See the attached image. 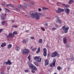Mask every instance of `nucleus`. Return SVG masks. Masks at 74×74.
I'll list each match as a JSON object with an SVG mask.
<instances>
[{"label":"nucleus","instance_id":"obj_8","mask_svg":"<svg viewBox=\"0 0 74 74\" xmlns=\"http://www.w3.org/2000/svg\"><path fill=\"white\" fill-rule=\"evenodd\" d=\"M74 60V58L73 56H72L69 59L67 58L66 60H70V61H73Z\"/></svg>","mask_w":74,"mask_h":74},{"label":"nucleus","instance_id":"obj_10","mask_svg":"<svg viewBox=\"0 0 74 74\" xmlns=\"http://www.w3.org/2000/svg\"><path fill=\"white\" fill-rule=\"evenodd\" d=\"M38 62H41V58L40 57H38V58H37V61Z\"/></svg>","mask_w":74,"mask_h":74},{"label":"nucleus","instance_id":"obj_43","mask_svg":"<svg viewBox=\"0 0 74 74\" xmlns=\"http://www.w3.org/2000/svg\"><path fill=\"white\" fill-rule=\"evenodd\" d=\"M37 58H38V57H37V56L34 57V60H37Z\"/></svg>","mask_w":74,"mask_h":74},{"label":"nucleus","instance_id":"obj_25","mask_svg":"<svg viewBox=\"0 0 74 74\" xmlns=\"http://www.w3.org/2000/svg\"><path fill=\"white\" fill-rule=\"evenodd\" d=\"M5 45H6V44L5 43H3L1 45V47H3L4 46H5Z\"/></svg>","mask_w":74,"mask_h":74},{"label":"nucleus","instance_id":"obj_20","mask_svg":"<svg viewBox=\"0 0 74 74\" xmlns=\"http://www.w3.org/2000/svg\"><path fill=\"white\" fill-rule=\"evenodd\" d=\"M74 1L73 0H69V2H68V3L69 4H71L72 3H74Z\"/></svg>","mask_w":74,"mask_h":74},{"label":"nucleus","instance_id":"obj_53","mask_svg":"<svg viewBox=\"0 0 74 74\" xmlns=\"http://www.w3.org/2000/svg\"><path fill=\"white\" fill-rule=\"evenodd\" d=\"M24 71L25 73H28V72L29 71H28V70H25Z\"/></svg>","mask_w":74,"mask_h":74},{"label":"nucleus","instance_id":"obj_61","mask_svg":"<svg viewBox=\"0 0 74 74\" xmlns=\"http://www.w3.org/2000/svg\"><path fill=\"white\" fill-rule=\"evenodd\" d=\"M3 31V29H0V33Z\"/></svg>","mask_w":74,"mask_h":74},{"label":"nucleus","instance_id":"obj_37","mask_svg":"<svg viewBox=\"0 0 74 74\" xmlns=\"http://www.w3.org/2000/svg\"><path fill=\"white\" fill-rule=\"evenodd\" d=\"M43 56L45 57L47 56V52H44Z\"/></svg>","mask_w":74,"mask_h":74},{"label":"nucleus","instance_id":"obj_22","mask_svg":"<svg viewBox=\"0 0 74 74\" xmlns=\"http://www.w3.org/2000/svg\"><path fill=\"white\" fill-rule=\"evenodd\" d=\"M35 65L37 67H38L40 66V64H39V63H38V62L37 61H36V62L35 63Z\"/></svg>","mask_w":74,"mask_h":74},{"label":"nucleus","instance_id":"obj_5","mask_svg":"<svg viewBox=\"0 0 74 74\" xmlns=\"http://www.w3.org/2000/svg\"><path fill=\"white\" fill-rule=\"evenodd\" d=\"M6 16V14H2L1 15V18L2 20L4 21V20H5V16Z\"/></svg>","mask_w":74,"mask_h":74},{"label":"nucleus","instance_id":"obj_17","mask_svg":"<svg viewBox=\"0 0 74 74\" xmlns=\"http://www.w3.org/2000/svg\"><path fill=\"white\" fill-rule=\"evenodd\" d=\"M17 7H18V8H23V9H24V8H25L23 6L21 5H18L17 6Z\"/></svg>","mask_w":74,"mask_h":74},{"label":"nucleus","instance_id":"obj_50","mask_svg":"<svg viewBox=\"0 0 74 74\" xmlns=\"http://www.w3.org/2000/svg\"><path fill=\"white\" fill-rule=\"evenodd\" d=\"M13 7H12V8H13V10H16V8H15V6L14 5H13Z\"/></svg>","mask_w":74,"mask_h":74},{"label":"nucleus","instance_id":"obj_60","mask_svg":"<svg viewBox=\"0 0 74 74\" xmlns=\"http://www.w3.org/2000/svg\"><path fill=\"white\" fill-rule=\"evenodd\" d=\"M31 39H34V37L33 36H32L31 37Z\"/></svg>","mask_w":74,"mask_h":74},{"label":"nucleus","instance_id":"obj_44","mask_svg":"<svg viewBox=\"0 0 74 74\" xmlns=\"http://www.w3.org/2000/svg\"><path fill=\"white\" fill-rule=\"evenodd\" d=\"M30 58H31V56H30V55L28 57V59L29 60V61H30Z\"/></svg>","mask_w":74,"mask_h":74},{"label":"nucleus","instance_id":"obj_48","mask_svg":"<svg viewBox=\"0 0 74 74\" xmlns=\"http://www.w3.org/2000/svg\"><path fill=\"white\" fill-rule=\"evenodd\" d=\"M56 29H57L55 27L53 28L52 29V30H56Z\"/></svg>","mask_w":74,"mask_h":74},{"label":"nucleus","instance_id":"obj_56","mask_svg":"<svg viewBox=\"0 0 74 74\" xmlns=\"http://www.w3.org/2000/svg\"><path fill=\"white\" fill-rule=\"evenodd\" d=\"M57 5H60V3L59 2H57Z\"/></svg>","mask_w":74,"mask_h":74},{"label":"nucleus","instance_id":"obj_41","mask_svg":"<svg viewBox=\"0 0 74 74\" xmlns=\"http://www.w3.org/2000/svg\"><path fill=\"white\" fill-rule=\"evenodd\" d=\"M55 18L57 19H59V16L58 15H56L55 16Z\"/></svg>","mask_w":74,"mask_h":74},{"label":"nucleus","instance_id":"obj_6","mask_svg":"<svg viewBox=\"0 0 74 74\" xmlns=\"http://www.w3.org/2000/svg\"><path fill=\"white\" fill-rule=\"evenodd\" d=\"M63 11H64V9H62L60 8H59L58 10L56 11V12L59 14V13H60V12Z\"/></svg>","mask_w":74,"mask_h":74},{"label":"nucleus","instance_id":"obj_55","mask_svg":"<svg viewBox=\"0 0 74 74\" xmlns=\"http://www.w3.org/2000/svg\"><path fill=\"white\" fill-rule=\"evenodd\" d=\"M62 5L63 6H64V7H66V5L65 4H62Z\"/></svg>","mask_w":74,"mask_h":74},{"label":"nucleus","instance_id":"obj_52","mask_svg":"<svg viewBox=\"0 0 74 74\" xmlns=\"http://www.w3.org/2000/svg\"><path fill=\"white\" fill-rule=\"evenodd\" d=\"M38 10L39 11V12H40L42 11V10H41V8H38Z\"/></svg>","mask_w":74,"mask_h":74},{"label":"nucleus","instance_id":"obj_38","mask_svg":"<svg viewBox=\"0 0 74 74\" xmlns=\"http://www.w3.org/2000/svg\"><path fill=\"white\" fill-rule=\"evenodd\" d=\"M42 9H43V11L44 10H49V9L47 8L46 7H44L42 8Z\"/></svg>","mask_w":74,"mask_h":74},{"label":"nucleus","instance_id":"obj_23","mask_svg":"<svg viewBox=\"0 0 74 74\" xmlns=\"http://www.w3.org/2000/svg\"><path fill=\"white\" fill-rule=\"evenodd\" d=\"M4 10L5 12L8 13V14H9V13H10V11L8 10L5 8Z\"/></svg>","mask_w":74,"mask_h":74},{"label":"nucleus","instance_id":"obj_12","mask_svg":"<svg viewBox=\"0 0 74 74\" xmlns=\"http://www.w3.org/2000/svg\"><path fill=\"white\" fill-rule=\"evenodd\" d=\"M63 43L65 44H67V39L66 38H63Z\"/></svg>","mask_w":74,"mask_h":74},{"label":"nucleus","instance_id":"obj_13","mask_svg":"<svg viewBox=\"0 0 74 74\" xmlns=\"http://www.w3.org/2000/svg\"><path fill=\"white\" fill-rule=\"evenodd\" d=\"M49 63V60H45V66H47L48 64Z\"/></svg>","mask_w":74,"mask_h":74},{"label":"nucleus","instance_id":"obj_42","mask_svg":"<svg viewBox=\"0 0 74 74\" xmlns=\"http://www.w3.org/2000/svg\"><path fill=\"white\" fill-rule=\"evenodd\" d=\"M12 27H14V28H16L18 27V26H16V25H13L12 26Z\"/></svg>","mask_w":74,"mask_h":74},{"label":"nucleus","instance_id":"obj_30","mask_svg":"<svg viewBox=\"0 0 74 74\" xmlns=\"http://www.w3.org/2000/svg\"><path fill=\"white\" fill-rule=\"evenodd\" d=\"M38 42L39 43L41 44L42 43V40L41 39H40L38 40Z\"/></svg>","mask_w":74,"mask_h":74},{"label":"nucleus","instance_id":"obj_31","mask_svg":"<svg viewBox=\"0 0 74 74\" xmlns=\"http://www.w3.org/2000/svg\"><path fill=\"white\" fill-rule=\"evenodd\" d=\"M32 69L34 70H35V71H36V70H37V68L34 66V67H33Z\"/></svg>","mask_w":74,"mask_h":74},{"label":"nucleus","instance_id":"obj_49","mask_svg":"<svg viewBox=\"0 0 74 74\" xmlns=\"http://www.w3.org/2000/svg\"><path fill=\"white\" fill-rule=\"evenodd\" d=\"M35 71L34 70L32 69L31 71H32V73H35V71Z\"/></svg>","mask_w":74,"mask_h":74},{"label":"nucleus","instance_id":"obj_7","mask_svg":"<svg viewBox=\"0 0 74 74\" xmlns=\"http://www.w3.org/2000/svg\"><path fill=\"white\" fill-rule=\"evenodd\" d=\"M56 62V60L54 59L53 61V63H51L50 65V67H52L53 66H55V63Z\"/></svg>","mask_w":74,"mask_h":74},{"label":"nucleus","instance_id":"obj_39","mask_svg":"<svg viewBox=\"0 0 74 74\" xmlns=\"http://www.w3.org/2000/svg\"><path fill=\"white\" fill-rule=\"evenodd\" d=\"M41 30H42L43 31H45V28H44L43 27H41Z\"/></svg>","mask_w":74,"mask_h":74},{"label":"nucleus","instance_id":"obj_18","mask_svg":"<svg viewBox=\"0 0 74 74\" xmlns=\"http://www.w3.org/2000/svg\"><path fill=\"white\" fill-rule=\"evenodd\" d=\"M15 49L16 51H18L19 50V49H20V48L18 46H16L15 47Z\"/></svg>","mask_w":74,"mask_h":74},{"label":"nucleus","instance_id":"obj_16","mask_svg":"<svg viewBox=\"0 0 74 74\" xmlns=\"http://www.w3.org/2000/svg\"><path fill=\"white\" fill-rule=\"evenodd\" d=\"M8 63V65H11L12 64V62L10 60H8V61H7Z\"/></svg>","mask_w":74,"mask_h":74},{"label":"nucleus","instance_id":"obj_14","mask_svg":"<svg viewBox=\"0 0 74 74\" xmlns=\"http://www.w3.org/2000/svg\"><path fill=\"white\" fill-rule=\"evenodd\" d=\"M36 14L37 15H38L39 16H44V14L38 12Z\"/></svg>","mask_w":74,"mask_h":74},{"label":"nucleus","instance_id":"obj_32","mask_svg":"<svg viewBox=\"0 0 74 74\" xmlns=\"http://www.w3.org/2000/svg\"><path fill=\"white\" fill-rule=\"evenodd\" d=\"M6 6V7H9V6H10V7H14V6H13V5L12 4H7Z\"/></svg>","mask_w":74,"mask_h":74},{"label":"nucleus","instance_id":"obj_2","mask_svg":"<svg viewBox=\"0 0 74 74\" xmlns=\"http://www.w3.org/2000/svg\"><path fill=\"white\" fill-rule=\"evenodd\" d=\"M30 52V50L27 49H24L23 51V55H27Z\"/></svg>","mask_w":74,"mask_h":74},{"label":"nucleus","instance_id":"obj_46","mask_svg":"<svg viewBox=\"0 0 74 74\" xmlns=\"http://www.w3.org/2000/svg\"><path fill=\"white\" fill-rule=\"evenodd\" d=\"M15 10L17 11H20V9L17 8H16Z\"/></svg>","mask_w":74,"mask_h":74},{"label":"nucleus","instance_id":"obj_57","mask_svg":"<svg viewBox=\"0 0 74 74\" xmlns=\"http://www.w3.org/2000/svg\"><path fill=\"white\" fill-rule=\"evenodd\" d=\"M11 67L9 66L7 68V69L8 70H10V69Z\"/></svg>","mask_w":74,"mask_h":74},{"label":"nucleus","instance_id":"obj_3","mask_svg":"<svg viewBox=\"0 0 74 74\" xmlns=\"http://www.w3.org/2000/svg\"><path fill=\"white\" fill-rule=\"evenodd\" d=\"M62 29L64 30V32H65V33H67L68 32L69 27H66V25H64L62 27Z\"/></svg>","mask_w":74,"mask_h":74},{"label":"nucleus","instance_id":"obj_64","mask_svg":"<svg viewBox=\"0 0 74 74\" xmlns=\"http://www.w3.org/2000/svg\"><path fill=\"white\" fill-rule=\"evenodd\" d=\"M57 55L58 56V58H59V57L60 56V54H57Z\"/></svg>","mask_w":74,"mask_h":74},{"label":"nucleus","instance_id":"obj_33","mask_svg":"<svg viewBox=\"0 0 74 74\" xmlns=\"http://www.w3.org/2000/svg\"><path fill=\"white\" fill-rule=\"evenodd\" d=\"M57 69L59 71H60V70L62 69V68L60 66H59L57 67Z\"/></svg>","mask_w":74,"mask_h":74},{"label":"nucleus","instance_id":"obj_34","mask_svg":"<svg viewBox=\"0 0 74 74\" xmlns=\"http://www.w3.org/2000/svg\"><path fill=\"white\" fill-rule=\"evenodd\" d=\"M1 24L2 25H4V24L5 23V21H3L1 22Z\"/></svg>","mask_w":74,"mask_h":74},{"label":"nucleus","instance_id":"obj_11","mask_svg":"<svg viewBox=\"0 0 74 74\" xmlns=\"http://www.w3.org/2000/svg\"><path fill=\"white\" fill-rule=\"evenodd\" d=\"M65 11L67 14H69V13H70V10L68 8L65 9Z\"/></svg>","mask_w":74,"mask_h":74},{"label":"nucleus","instance_id":"obj_21","mask_svg":"<svg viewBox=\"0 0 74 74\" xmlns=\"http://www.w3.org/2000/svg\"><path fill=\"white\" fill-rule=\"evenodd\" d=\"M57 23H58L59 24H60V23H62V21L58 19V20H57L56 21Z\"/></svg>","mask_w":74,"mask_h":74},{"label":"nucleus","instance_id":"obj_62","mask_svg":"<svg viewBox=\"0 0 74 74\" xmlns=\"http://www.w3.org/2000/svg\"><path fill=\"white\" fill-rule=\"evenodd\" d=\"M29 30H27L25 31V33H27V32H28Z\"/></svg>","mask_w":74,"mask_h":74},{"label":"nucleus","instance_id":"obj_9","mask_svg":"<svg viewBox=\"0 0 74 74\" xmlns=\"http://www.w3.org/2000/svg\"><path fill=\"white\" fill-rule=\"evenodd\" d=\"M15 35H13L12 33H10L9 34V35L7 36V37H14Z\"/></svg>","mask_w":74,"mask_h":74},{"label":"nucleus","instance_id":"obj_26","mask_svg":"<svg viewBox=\"0 0 74 74\" xmlns=\"http://www.w3.org/2000/svg\"><path fill=\"white\" fill-rule=\"evenodd\" d=\"M31 49L32 51H33L34 52L36 49H37V48H33L32 47H31Z\"/></svg>","mask_w":74,"mask_h":74},{"label":"nucleus","instance_id":"obj_29","mask_svg":"<svg viewBox=\"0 0 74 74\" xmlns=\"http://www.w3.org/2000/svg\"><path fill=\"white\" fill-rule=\"evenodd\" d=\"M11 47H12V45L11 44H9L8 46V49H10Z\"/></svg>","mask_w":74,"mask_h":74},{"label":"nucleus","instance_id":"obj_59","mask_svg":"<svg viewBox=\"0 0 74 74\" xmlns=\"http://www.w3.org/2000/svg\"><path fill=\"white\" fill-rule=\"evenodd\" d=\"M2 5H3V6H4V5H5V3H2Z\"/></svg>","mask_w":74,"mask_h":74},{"label":"nucleus","instance_id":"obj_1","mask_svg":"<svg viewBox=\"0 0 74 74\" xmlns=\"http://www.w3.org/2000/svg\"><path fill=\"white\" fill-rule=\"evenodd\" d=\"M37 14V13H35V12L33 11H30L29 12V14L30 16L33 19L36 17V14Z\"/></svg>","mask_w":74,"mask_h":74},{"label":"nucleus","instance_id":"obj_63","mask_svg":"<svg viewBox=\"0 0 74 74\" xmlns=\"http://www.w3.org/2000/svg\"><path fill=\"white\" fill-rule=\"evenodd\" d=\"M0 74H4V73L3 72H2L0 73Z\"/></svg>","mask_w":74,"mask_h":74},{"label":"nucleus","instance_id":"obj_24","mask_svg":"<svg viewBox=\"0 0 74 74\" xmlns=\"http://www.w3.org/2000/svg\"><path fill=\"white\" fill-rule=\"evenodd\" d=\"M29 66L30 68H31V69H32V68L34 66V65H33L32 64H30L29 65Z\"/></svg>","mask_w":74,"mask_h":74},{"label":"nucleus","instance_id":"obj_47","mask_svg":"<svg viewBox=\"0 0 74 74\" xmlns=\"http://www.w3.org/2000/svg\"><path fill=\"white\" fill-rule=\"evenodd\" d=\"M66 47L68 48H69L70 47V44H66Z\"/></svg>","mask_w":74,"mask_h":74},{"label":"nucleus","instance_id":"obj_4","mask_svg":"<svg viewBox=\"0 0 74 74\" xmlns=\"http://www.w3.org/2000/svg\"><path fill=\"white\" fill-rule=\"evenodd\" d=\"M57 53L56 51H55L51 54V57L52 58H54L57 56Z\"/></svg>","mask_w":74,"mask_h":74},{"label":"nucleus","instance_id":"obj_19","mask_svg":"<svg viewBox=\"0 0 74 74\" xmlns=\"http://www.w3.org/2000/svg\"><path fill=\"white\" fill-rule=\"evenodd\" d=\"M33 5H34V3L33 2H31L29 4V6L30 7H32Z\"/></svg>","mask_w":74,"mask_h":74},{"label":"nucleus","instance_id":"obj_35","mask_svg":"<svg viewBox=\"0 0 74 74\" xmlns=\"http://www.w3.org/2000/svg\"><path fill=\"white\" fill-rule=\"evenodd\" d=\"M40 48L39 47L38 49V50L36 51V53H39V52H40Z\"/></svg>","mask_w":74,"mask_h":74},{"label":"nucleus","instance_id":"obj_28","mask_svg":"<svg viewBox=\"0 0 74 74\" xmlns=\"http://www.w3.org/2000/svg\"><path fill=\"white\" fill-rule=\"evenodd\" d=\"M13 35H16L18 34V32L16 31H14L13 32Z\"/></svg>","mask_w":74,"mask_h":74},{"label":"nucleus","instance_id":"obj_36","mask_svg":"<svg viewBox=\"0 0 74 74\" xmlns=\"http://www.w3.org/2000/svg\"><path fill=\"white\" fill-rule=\"evenodd\" d=\"M27 42V40H23V43H26Z\"/></svg>","mask_w":74,"mask_h":74},{"label":"nucleus","instance_id":"obj_54","mask_svg":"<svg viewBox=\"0 0 74 74\" xmlns=\"http://www.w3.org/2000/svg\"><path fill=\"white\" fill-rule=\"evenodd\" d=\"M55 27H59V26L58 25H57L56 24L55 25Z\"/></svg>","mask_w":74,"mask_h":74},{"label":"nucleus","instance_id":"obj_27","mask_svg":"<svg viewBox=\"0 0 74 74\" xmlns=\"http://www.w3.org/2000/svg\"><path fill=\"white\" fill-rule=\"evenodd\" d=\"M23 5L24 7H25V8H27V7H28V5H27V4L26 3H24Z\"/></svg>","mask_w":74,"mask_h":74},{"label":"nucleus","instance_id":"obj_40","mask_svg":"<svg viewBox=\"0 0 74 74\" xmlns=\"http://www.w3.org/2000/svg\"><path fill=\"white\" fill-rule=\"evenodd\" d=\"M44 52H47V49L45 48H43Z\"/></svg>","mask_w":74,"mask_h":74},{"label":"nucleus","instance_id":"obj_58","mask_svg":"<svg viewBox=\"0 0 74 74\" xmlns=\"http://www.w3.org/2000/svg\"><path fill=\"white\" fill-rule=\"evenodd\" d=\"M11 22L12 23H14V22H15V21L14 20H11Z\"/></svg>","mask_w":74,"mask_h":74},{"label":"nucleus","instance_id":"obj_15","mask_svg":"<svg viewBox=\"0 0 74 74\" xmlns=\"http://www.w3.org/2000/svg\"><path fill=\"white\" fill-rule=\"evenodd\" d=\"M35 16H36V19L37 20H39L40 19V17L37 13L36 14Z\"/></svg>","mask_w":74,"mask_h":74},{"label":"nucleus","instance_id":"obj_45","mask_svg":"<svg viewBox=\"0 0 74 74\" xmlns=\"http://www.w3.org/2000/svg\"><path fill=\"white\" fill-rule=\"evenodd\" d=\"M4 64L5 65H8V64L7 62V61L5 62H4Z\"/></svg>","mask_w":74,"mask_h":74},{"label":"nucleus","instance_id":"obj_51","mask_svg":"<svg viewBox=\"0 0 74 74\" xmlns=\"http://www.w3.org/2000/svg\"><path fill=\"white\" fill-rule=\"evenodd\" d=\"M65 7H66V8H69L70 7V5H66Z\"/></svg>","mask_w":74,"mask_h":74}]
</instances>
